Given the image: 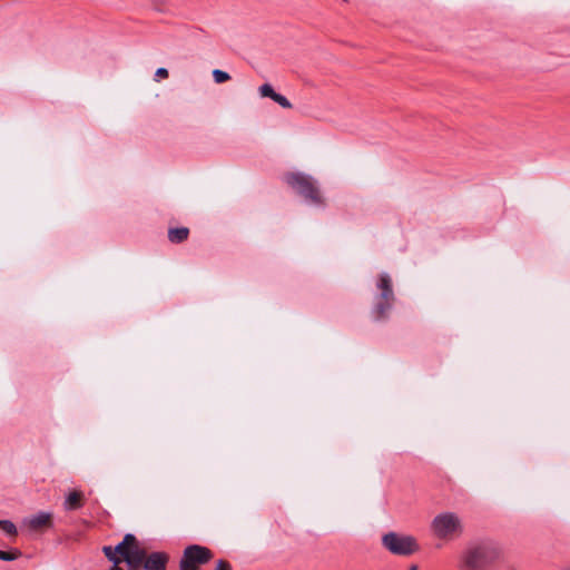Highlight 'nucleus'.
<instances>
[{
  "label": "nucleus",
  "mask_w": 570,
  "mask_h": 570,
  "mask_svg": "<svg viewBox=\"0 0 570 570\" xmlns=\"http://www.w3.org/2000/svg\"><path fill=\"white\" fill-rule=\"evenodd\" d=\"M502 558L501 546L490 539L473 542L460 558L461 570H488Z\"/></svg>",
  "instance_id": "nucleus-1"
},
{
  "label": "nucleus",
  "mask_w": 570,
  "mask_h": 570,
  "mask_svg": "<svg viewBox=\"0 0 570 570\" xmlns=\"http://www.w3.org/2000/svg\"><path fill=\"white\" fill-rule=\"evenodd\" d=\"M463 530L462 520L454 512L439 513L431 522V531L440 540H454L463 533Z\"/></svg>",
  "instance_id": "nucleus-2"
},
{
  "label": "nucleus",
  "mask_w": 570,
  "mask_h": 570,
  "mask_svg": "<svg viewBox=\"0 0 570 570\" xmlns=\"http://www.w3.org/2000/svg\"><path fill=\"white\" fill-rule=\"evenodd\" d=\"M285 181L298 195L313 205H323V199L315 179L303 173H289L285 175Z\"/></svg>",
  "instance_id": "nucleus-3"
},
{
  "label": "nucleus",
  "mask_w": 570,
  "mask_h": 570,
  "mask_svg": "<svg viewBox=\"0 0 570 570\" xmlns=\"http://www.w3.org/2000/svg\"><path fill=\"white\" fill-rule=\"evenodd\" d=\"M380 294L374 298L372 307V316L375 321H382L387 317V313L392 308L394 302V292L392 287V279L387 273H381L376 283Z\"/></svg>",
  "instance_id": "nucleus-4"
},
{
  "label": "nucleus",
  "mask_w": 570,
  "mask_h": 570,
  "mask_svg": "<svg viewBox=\"0 0 570 570\" xmlns=\"http://www.w3.org/2000/svg\"><path fill=\"white\" fill-rule=\"evenodd\" d=\"M382 546L392 554L401 557L412 556L420 549L414 537L394 531L382 535Z\"/></svg>",
  "instance_id": "nucleus-5"
},
{
  "label": "nucleus",
  "mask_w": 570,
  "mask_h": 570,
  "mask_svg": "<svg viewBox=\"0 0 570 570\" xmlns=\"http://www.w3.org/2000/svg\"><path fill=\"white\" fill-rule=\"evenodd\" d=\"M213 557L214 553L209 548L200 544H189L183 551L179 560V570H199Z\"/></svg>",
  "instance_id": "nucleus-6"
},
{
  "label": "nucleus",
  "mask_w": 570,
  "mask_h": 570,
  "mask_svg": "<svg viewBox=\"0 0 570 570\" xmlns=\"http://www.w3.org/2000/svg\"><path fill=\"white\" fill-rule=\"evenodd\" d=\"M23 522L32 531H38L42 528H52V513L39 511L38 513L24 519Z\"/></svg>",
  "instance_id": "nucleus-7"
},
{
  "label": "nucleus",
  "mask_w": 570,
  "mask_h": 570,
  "mask_svg": "<svg viewBox=\"0 0 570 570\" xmlns=\"http://www.w3.org/2000/svg\"><path fill=\"white\" fill-rule=\"evenodd\" d=\"M169 554L164 551H154L149 553L144 563V570H167Z\"/></svg>",
  "instance_id": "nucleus-8"
},
{
  "label": "nucleus",
  "mask_w": 570,
  "mask_h": 570,
  "mask_svg": "<svg viewBox=\"0 0 570 570\" xmlns=\"http://www.w3.org/2000/svg\"><path fill=\"white\" fill-rule=\"evenodd\" d=\"M85 493L80 490H72L66 494L62 507L67 512L77 511L85 505Z\"/></svg>",
  "instance_id": "nucleus-9"
},
{
  "label": "nucleus",
  "mask_w": 570,
  "mask_h": 570,
  "mask_svg": "<svg viewBox=\"0 0 570 570\" xmlns=\"http://www.w3.org/2000/svg\"><path fill=\"white\" fill-rule=\"evenodd\" d=\"M148 554H146L145 550L139 547V543H134L131 546V550L126 556V563L129 567V569H137L139 566H144L145 559Z\"/></svg>",
  "instance_id": "nucleus-10"
},
{
  "label": "nucleus",
  "mask_w": 570,
  "mask_h": 570,
  "mask_svg": "<svg viewBox=\"0 0 570 570\" xmlns=\"http://www.w3.org/2000/svg\"><path fill=\"white\" fill-rule=\"evenodd\" d=\"M137 543V538L132 533L124 535L122 540L116 546L117 554L120 556L121 560L126 561V556L131 550V546Z\"/></svg>",
  "instance_id": "nucleus-11"
},
{
  "label": "nucleus",
  "mask_w": 570,
  "mask_h": 570,
  "mask_svg": "<svg viewBox=\"0 0 570 570\" xmlns=\"http://www.w3.org/2000/svg\"><path fill=\"white\" fill-rule=\"evenodd\" d=\"M189 229L187 227H176L168 230V239L173 244L183 243L188 238Z\"/></svg>",
  "instance_id": "nucleus-12"
},
{
  "label": "nucleus",
  "mask_w": 570,
  "mask_h": 570,
  "mask_svg": "<svg viewBox=\"0 0 570 570\" xmlns=\"http://www.w3.org/2000/svg\"><path fill=\"white\" fill-rule=\"evenodd\" d=\"M102 552L105 554V557L110 561L112 562V564H119L121 563V558L117 554V551H116V547L112 548L110 546H105L102 548Z\"/></svg>",
  "instance_id": "nucleus-13"
},
{
  "label": "nucleus",
  "mask_w": 570,
  "mask_h": 570,
  "mask_svg": "<svg viewBox=\"0 0 570 570\" xmlns=\"http://www.w3.org/2000/svg\"><path fill=\"white\" fill-rule=\"evenodd\" d=\"M0 529L9 537H14L18 533L16 524L10 520H0Z\"/></svg>",
  "instance_id": "nucleus-14"
},
{
  "label": "nucleus",
  "mask_w": 570,
  "mask_h": 570,
  "mask_svg": "<svg viewBox=\"0 0 570 570\" xmlns=\"http://www.w3.org/2000/svg\"><path fill=\"white\" fill-rule=\"evenodd\" d=\"M213 78L216 83H223V82L229 80L230 76L228 72H226L224 70L215 69V70H213Z\"/></svg>",
  "instance_id": "nucleus-15"
},
{
  "label": "nucleus",
  "mask_w": 570,
  "mask_h": 570,
  "mask_svg": "<svg viewBox=\"0 0 570 570\" xmlns=\"http://www.w3.org/2000/svg\"><path fill=\"white\" fill-rule=\"evenodd\" d=\"M258 91L262 97H267L273 100V97L276 95V91L272 87L271 83H264L258 88Z\"/></svg>",
  "instance_id": "nucleus-16"
},
{
  "label": "nucleus",
  "mask_w": 570,
  "mask_h": 570,
  "mask_svg": "<svg viewBox=\"0 0 570 570\" xmlns=\"http://www.w3.org/2000/svg\"><path fill=\"white\" fill-rule=\"evenodd\" d=\"M273 101H275L276 104H278L281 107L285 108V109H289L292 108V104L291 101L283 95L281 94H277L273 97Z\"/></svg>",
  "instance_id": "nucleus-17"
},
{
  "label": "nucleus",
  "mask_w": 570,
  "mask_h": 570,
  "mask_svg": "<svg viewBox=\"0 0 570 570\" xmlns=\"http://www.w3.org/2000/svg\"><path fill=\"white\" fill-rule=\"evenodd\" d=\"M17 559L16 553L7 552L3 550H0V560L2 561H13Z\"/></svg>",
  "instance_id": "nucleus-18"
},
{
  "label": "nucleus",
  "mask_w": 570,
  "mask_h": 570,
  "mask_svg": "<svg viewBox=\"0 0 570 570\" xmlns=\"http://www.w3.org/2000/svg\"><path fill=\"white\" fill-rule=\"evenodd\" d=\"M214 570H232V566L228 561L220 559L217 561Z\"/></svg>",
  "instance_id": "nucleus-19"
},
{
  "label": "nucleus",
  "mask_w": 570,
  "mask_h": 570,
  "mask_svg": "<svg viewBox=\"0 0 570 570\" xmlns=\"http://www.w3.org/2000/svg\"><path fill=\"white\" fill-rule=\"evenodd\" d=\"M168 70L166 68H158L155 72V77L158 80L159 78H167L168 77Z\"/></svg>",
  "instance_id": "nucleus-20"
},
{
  "label": "nucleus",
  "mask_w": 570,
  "mask_h": 570,
  "mask_svg": "<svg viewBox=\"0 0 570 570\" xmlns=\"http://www.w3.org/2000/svg\"><path fill=\"white\" fill-rule=\"evenodd\" d=\"M119 564H112V567L109 570H122L118 567Z\"/></svg>",
  "instance_id": "nucleus-21"
},
{
  "label": "nucleus",
  "mask_w": 570,
  "mask_h": 570,
  "mask_svg": "<svg viewBox=\"0 0 570 570\" xmlns=\"http://www.w3.org/2000/svg\"><path fill=\"white\" fill-rule=\"evenodd\" d=\"M409 570H419L416 564H412Z\"/></svg>",
  "instance_id": "nucleus-22"
},
{
  "label": "nucleus",
  "mask_w": 570,
  "mask_h": 570,
  "mask_svg": "<svg viewBox=\"0 0 570 570\" xmlns=\"http://www.w3.org/2000/svg\"><path fill=\"white\" fill-rule=\"evenodd\" d=\"M507 570H517V569H515V568H509V569H507Z\"/></svg>",
  "instance_id": "nucleus-23"
},
{
  "label": "nucleus",
  "mask_w": 570,
  "mask_h": 570,
  "mask_svg": "<svg viewBox=\"0 0 570 570\" xmlns=\"http://www.w3.org/2000/svg\"><path fill=\"white\" fill-rule=\"evenodd\" d=\"M564 570H570V568H568V569H564Z\"/></svg>",
  "instance_id": "nucleus-24"
}]
</instances>
